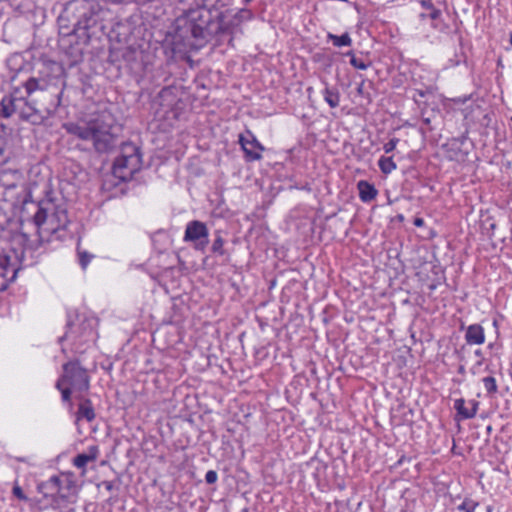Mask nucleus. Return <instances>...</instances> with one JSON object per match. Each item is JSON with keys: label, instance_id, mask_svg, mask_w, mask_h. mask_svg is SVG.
I'll list each match as a JSON object with an SVG mask.
<instances>
[{"label": "nucleus", "instance_id": "obj_36", "mask_svg": "<svg viewBox=\"0 0 512 512\" xmlns=\"http://www.w3.org/2000/svg\"><path fill=\"white\" fill-rule=\"evenodd\" d=\"M103 485L105 486L106 490L111 491L114 488L113 482L111 481H104Z\"/></svg>", "mask_w": 512, "mask_h": 512}, {"label": "nucleus", "instance_id": "obj_33", "mask_svg": "<svg viewBox=\"0 0 512 512\" xmlns=\"http://www.w3.org/2000/svg\"><path fill=\"white\" fill-rule=\"evenodd\" d=\"M67 327H68V330L66 331L65 335L60 338V341L63 340V338H70L74 334L73 325H72L71 321H68Z\"/></svg>", "mask_w": 512, "mask_h": 512}, {"label": "nucleus", "instance_id": "obj_21", "mask_svg": "<svg viewBox=\"0 0 512 512\" xmlns=\"http://www.w3.org/2000/svg\"><path fill=\"white\" fill-rule=\"evenodd\" d=\"M378 165H379V168L380 170L384 173V174H389L391 173L393 170L396 169V164L395 162L393 161L392 157H381L378 161Z\"/></svg>", "mask_w": 512, "mask_h": 512}, {"label": "nucleus", "instance_id": "obj_40", "mask_svg": "<svg viewBox=\"0 0 512 512\" xmlns=\"http://www.w3.org/2000/svg\"><path fill=\"white\" fill-rule=\"evenodd\" d=\"M418 94H419L421 97H424V96H425V92H424V91H421V90H419V91H418Z\"/></svg>", "mask_w": 512, "mask_h": 512}, {"label": "nucleus", "instance_id": "obj_26", "mask_svg": "<svg viewBox=\"0 0 512 512\" xmlns=\"http://www.w3.org/2000/svg\"><path fill=\"white\" fill-rule=\"evenodd\" d=\"M223 245H224V240L220 235H218L212 244V251L214 253L223 255L224 254Z\"/></svg>", "mask_w": 512, "mask_h": 512}, {"label": "nucleus", "instance_id": "obj_34", "mask_svg": "<svg viewBox=\"0 0 512 512\" xmlns=\"http://www.w3.org/2000/svg\"><path fill=\"white\" fill-rule=\"evenodd\" d=\"M420 4L426 10H432L434 8V5L431 2V0H422Z\"/></svg>", "mask_w": 512, "mask_h": 512}, {"label": "nucleus", "instance_id": "obj_12", "mask_svg": "<svg viewBox=\"0 0 512 512\" xmlns=\"http://www.w3.org/2000/svg\"><path fill=\"white\" fill-rule=\"evenodd\" d=\"M47 485L62 499L68 500L76 494L75 483L69 477L52 476L47 481Z\"/></svg>", "mask_w": 512, "mask_h": 512}, {"label": "nucleus", "instance_id": "obj_6", "mask_svg": "<svg viewBox=\"0 0 512 512\" xmlns=\"http://www.w3.org/2000/svg\"><path fill=\"white\" fill-rule=\"evenodd\" d=\"M70 386L74 392H86L90 386L89 375L78 361H69L63 365V374L56 382V388Z\"/></svg>", "mask_w": 512, "mask_h": 512}, {"label": "nucleus", "instance_id": "obj_39", "mask_svg": "<svg viewBox=\"0 0 512 512\" xmlns=\"http://www.w3.org/2000/svg\"><path fill=\"white\" fill-rule=\"evenodd\" d=\"M458 373H460V374H464V373H465V367H464V366H460V367L458 368Z\"/></svg>", "mask_w": 512, "mask_h": 512}, {"label": "nucleus", "instance_id": "obj_2", "mask_svg": "<svg viewBox=\"0 0 512 512\" xmlns=\"http://www.w3.org/2000/svg\"><path fill=\"white\" fill-rule=\"evenodd\" d=\"M104 9L98 0H70L57 18L60 33L75 34L90 40V30L102 20Z\"/></svg>", "mask_w": 512, "mask_h": 512}, {"label": "nucleus", "instance_id": "obj_25", "mask_svg": "<svg viewBox=\"0 0 512 512\" xmlns=\"http://www.w3.org/2000/svg\"><path fill=\"white\" fill-rule=\"evenodd\" d=\"M79 263L83 269H86L91 259L93 258L92 254H89L86 251H78Z\"/></svg>", "mask_w": 512, "mask_h": 512}, {"label": "nucleus", "instance_id": "obj_35", "mask_svg": "<svg viewBox=\"0 0 512 512\" xmlns=\"http://www.w3.org/2000/svg\"><path fill=\"white\" fill-rule=\"evenodd\" d=\"M475 356L479 359L477 361V365L478 366H481L482 363H483V353L480 349H477L475 352H474Z\"/></svg>", "mask_w": 512, "mask_h": 512}, {"label": "nucleus", "instance_id": "obj_28", "mask_svg": "<svg viewBox=\"0 0 512 512\" xmlns=\"http://www.w3.org/2000/svg\"><path fill=\"white\" fill-rule=\"evenodd\" d=\"M399 143V139L398 138H392L390 139L387 143L384 144L383 146V149L385 151V153H390L392 152L397 144Z\"/></svg>", "mask_w": 512, "mask_h": 512}, {"label": "nucleus", "instance_id": "obj_43", "mask_svg": "<svg viewBox=\"0 0 512 512\" xmlns=\"http://www.w3.org/2000/svg\"><path fill=\"white\" fill-rule=\"evenodd\" d=\"M509 41H510V44L512 46V31H511V34H510V40Z\"/></svg>", "mask_w": 512, "mask_h": 512}, {"label": "nucleus", "instance_id": "obj_31", "mask_svg": "<svg viewBox=\"0 0 512 512\" xmlns=\"http://www.w3.org/2000/svg\"><path fill=\"white\" fill-rule=\"evenodd\" d=\"M203 5L201 7H209L212 9H217L216 5L220 0H201Z\"/></svg>", "mask_w": 512, "mask_h": 512}, {"label": "nucleus", "instance_id": "obj_32", "mask_svg": "<svg viewBox=\"0 0 512 512\" xmlns=\"http://www.w3.org/2000/svg\"><path fill=\"white\" fill-rule=\"evenodd\" d=\"M440 16H441V11L439 9L435 8V7L432 10H430V13L428 14V17L431 20H436Z\"/></svg>", "mask_w": 512, "mask_h": 512}, {"label": "nucleus", "instance_id": "obj_38", "mask_svg": "<svg viewBox=\"0 0 512 512\" xmlns=\"http://www.w3.org/2000/svg\"><path fill=\"white\" fill-rule=\"evenodd\" d=\"M465 140H466V136L462 135L461 137H459L457 139H453V143L463 144Z\"/></svg>", "mask_w": 512, "mask_h": 512}, {"label": "nucleus", "instance_id": "obj_14", "mask_svg": "<svg viewBox=\"0 0 512 512\" xmlns=\"http://www.w3.org/2000/svg\"><path fill=\"white\" fill-rule=\"evenodd\" d=\"M18 270V268L11 264L10 257L7 254H0V275L3 278L13 282L16 279Z\"/></svg>", "mask_w": 512, "mask_h": 512}, {"label": "nucleus", "instance_id": "obj_20", "mask_svg": "<svg viewBox=\"0 0 512 512\" xmlns=\"http://www.w3.org/2000/svg\"><path fill=\"white\" fill-rule=\"evenodd\" d=\"M327 38L336 47L351 46V44H352V39H351L349 33H347V32L342 34L341 36H337L332 33H328Z\"/></svg>", "mask_w": 512, "mask_h": 512}, {"label": "nucleus", "instance_id": "obj_23", "mask_svg": "<svg viewBox=\"0 0 512 512\" xmlns=\"http://www.w3.org/2000/svg\"><path fill=\"white\" fill-rule=\"evenodd\" d=\"M346 55L350 56L351 59H350V64L356 68V69H359V70H366L368 68V64L364 62L363 59L361 58H357L353 52H348Z\"/></svg>", "mask_w": 512, "mask_h": 512}, {"label": "nucleus", "instance_id": "obj_27", "mask_svg": "<svg viewBox=\"0 0 512 512\" xmlns=\"http://www.w3.org/2000/svg\"><path fill=\"white\" fill-rule=\"evenodd\" d=\"M61 392L62 400L68 402L71 399L73 389L68 385H63L61 388H57Z\"/></svg>", "mask_w": 512, "mask_h": 512}, {"label": "nucleus", "instance_id": "obj_24", "mask_svg": "<svg viewBox=\"0 0 512 512\" xmlns=\"http://www.w3.org/2000/svg\"><path fill=\"white\" fill-rule=\"evenodd\" d=\"M478 506V503L471 500V499H465L462 504L458 506V510L465 511V512H474L476 507Z\"/></svg>", "mask_w": 512, "mask_h": 512}, {"label": "nucleus", "instance_id": "obj_1", "mask_svg": "<svg viewBox=\"0 0 512 512\" xmlns=\"http://www.w3.org/2000/svg\"><path fill=\"white\" fill-rule=\"evenodd\" d=\"M178 27L173 37V51L182 52L194 49L209 37L222 34L228 26L224 22V13L209 7L190 9L186 15L178 19Z\"/></svg>", "mask_w": 512, "mask_h": 512}, {"label": "nucleus", "instance_id": "obj_5", "mask_svg": "<svg viewBox=\"0 0 512 512\" xmlns=\"http://www.w3.org/2000/svg\"><path fill=\"white\" fill-rule=\"evenodd\" d=\"M141 163L139 147L130 142L124 143L120 155L114 161L113 172L118 178L126 180L139 171Z\"/></svg>", "mask_w": 512, "mask_h": 512}, {"label": "nucleus", "instance_id": "obj_42", "mask_svg": "<svg viewBox=\"0 0 512 512\" xmlns=\"http://www.w3.org/2000/svg\"><path fill=\"white\" fill-rule=\"evenodd\" d=\"M426 16H427V15H426V14H424V13H422V14L420 15V17H421L422 19H424Z\"/></svg>", "mask_w": 512, "mask_h": 512}, {"label": "nucleus", "instance_id": "obj_4", "mask_svg": "<svg viewBox=\"0 0 512 512\" xmlns=\"http://www.w3.org/2000/svg\"><path fill=\"white\" fill-rule=\"evenodd\" d=\"M33 224L37 229L38 240L49 242L52 239L65 238V230L69 224L67 212L64 209L56 208L49 214L47 208L38 205L33 216Z\"/></svg>", "mask_w": 512, "mask_h": 512}, {"label": "nucleus", "instance_id": "obj_10", "mask_svg": "<svg viewBox=\"0 0 512 512\" xmlns=\"http://www.w3.org/2000/svg\"><path fill=\"white\" fill-rule=\"evenodd\" d=\"M19 89H15L11 94L5 95L0 101V115L4 118H10L17 114L20 117L23 108L24 97L19 96Z\"/></svg>", "mask_w": 512, "mask_h": 512}, {"label": "nucleus", "instance_id": "obj_11", "mask_svg": "<svg viewBox=\"0 0 512 512\" xmlns=\"http://www.w3.org/2000/svg\"><path fill=\"white\" fill-rule=\"evenodd\" d=\"M247 136L239 135V144L245 153L247 161H257L262 158L261 152L265 150L264 146L256 139V137L247 131Z\"/></svg>", "mask_w": 512, "mask_h": 512}, {"label": "nucleus", "instance_id": "obj_13", "mask_svg": "<svg viewBox=\"0 0 512 512\" xmlns=\"http://www.w3.org/2000/svg\"><path fill=\"white\" fill-rule=\"evenodd\" d=\"M466 343L469 345H480L485 342L484 329L479 324L469 325L465 333Z\"/></svg>", "mask_w": 512, "mask_h": 512}, {"label": "nucleus", "instance_id": "obj_29", "mask_svg": "<svg viewBox=\"0 0 512 512\" xmlns=\"http://www.w3.org/2000/svg\"><path fill=\"white\" fill-rule=\"evenodd\" d=\"M12 492H13V495L19 499V500H22V501H27L28 498L27 496L24 494L22 488L19 486V485H15L12 489Z\"/></svg>", "mask_w": 512, "mask_h": 512}, {"label": "nucleus", "instance_id": "obj_30", "mask_svg": "<svg viewBox=\"0 0 512 512\" xmlns=\"http://www.w3.org/2000/svg\"><path fill=\"white\" fill-rule=\"evenodd\" d=\"M218 479V474L216 471L214 470H209L207 471L206 475H205V481L208 483V484H214Z\"/></svg>", "mask_w": 512, "mask_h": 512}, {"label": "nucleus", "instance_id": "obj_18", "mask_svg": "<svg viewBox=\"0 0 512 512\" xmlns=\"http://www.w3.org/2000/svg\"><path fill=\"white\" fill-rule=\"evenodd\" d=\"M78 417L85 418L88 422L95 419V412L92 402L89 399H84L79 404Z\"/></svg>", "mask_w": 512, "mask_h": 512}, {"label": "nucleus", "instance_id": "obj_41", "mask_svg": "<svg viewBox=\"0 0 512 512\" xmlns=\"http://www.w3.org/2000/svg\"><path fill=\"white\" fill-rule=\"evenodd\" d=\"M22 236H23V238L25 239V241H28V235H27L26 233H24V232H23V233H22Z\"/></svg>", "mask_w": 512, "mask_h": 512}, {"label": "nucleus", "instance_id": "obj_19", "mask_svg": "<svg viewBox=\"0 0 512 512\" xmlns=\"http://www.w3.org/2000/svg\"><path fill=\"white\" fill-rule=\"evenodd\" d=\"M324 100L331 108H336L339 106L340 102V94L337 89L325 87L323 91Z\"/></svg>", "mask_w": 512, "mask_h": 512}, {"label": "nucleus", "instance_id": "obj_15", "mask_svg": "<svg viewBox=\"0 0 512 512\" xmlns=\"http://www.w3.org/2000/svg\"><path fill=\"white\" fill-rule=\"evenodd\" d=\"M359 198L362 202L368 203L374 200L378 194L375 186L368 181L361 180L357 184Z\"/></svg>", "mask_w": 512, "mask_h": 512}, {"label": "nucleus", "instance_id": "obj_17", "mask_svg": "<svg viewBox=\"0 0 512 512\" xmlns=\"http://www.w3.org/2000/svg\"><path fill=\"white\" fill-rule=\"evenodd\" d=\"M470 404L471 408H466L465 400L461 398L455 400L454 408L457 410L458 414H460L464 419H471L475 417L479 403L475 400H472L470 401Z\"/></svg>", "mask_w": 512, "mask_h": 512}, {"label": "nucleus", "instance_id": "obj_8", "mask_svg": "<svg viewBox=\"0 0 512 512\" xmlns=\"http://www.w3.org/2000/svg\"><path fill=\"white\" fill-rule=\"evenodd\" d=\"M183 240L193 243L196 250L204 251L209 243V231L206 224L198 220L188 222Z\"/></svg>", "mask_w": 512, "mask_h": 512}, {"label": "nucleus", "instance_id": "obj_16", "mask_svg": "<svg viewBox=\"0 0 512 512\" xmlns=\"http://www.w3.org/2000/svg\"><path fill=\"white\" fill-rule=\"evenodd\" d=\"M99 450L97 446H91L87 453L78 454L73 459V464L77 468H85L89 462H93L97 459Z\"/></svg>", "mask_w": 512, "mask_h": 512}, {"label": "nucleus", "instance_id": "obj_37", "mask_svg": "<svg viewBox=\"0 0 512 512\" xmlns=\"http://www.w3.org/2000/svg\"><path fill=\"white\" fill-rule=\"evenodd\" d=\"M423 224H424V220L422 218H416L414 220V225L417 227H421V226H423Z\"/></svg>", "mask_w": 512, "mask_h": 512}, {"label": "nucleus", "instance_id": "obj_9", "mask_svg": "<svg viewBox=\"0 0 512 512\" xmlns=\"http://www.w3.org/2000/svg\"><path fill=\"white\" fill-rule=\"evenodd\" d=\"M27 96H31L35 92H43L49 98L48 103L52 100V95L56 94L61 99L62 90H59L56 83L50 77L32 76L23 83Z\"/></svg>", "mask_w": 512, "mask_h": 512}, {"label": "nucleus", "instance_id": "obj_7", "mask_svg": "<svg viewBox=\"0 0 512 512\" xmlns=\"http://www.w3.org/2000/svg\"><path fill=\"white\" fill-rule=\"evenodd\" d=\"M59 106L60 98L57 97L56 94H53L52 100L41 108H36L24 98L23 108L19 118L33 125H41L56 112Z\"/></svg>", "mask_w": 512, "mask_h": 512}, {"label": "nucleus", "instance_id": "obj_22", "mask_svg": "<svg viewBox=\"0 0 512 512\" xmlns=\"http://www.w3.org/2000/svg\"><path fill=\"white\" fill-rule=\"evenodd\" d=\"M483 384L489 395L495 394L498 390L496 379L492 376L483 378Z\"/></svg>", "mask_w": 512, "mask_h": 512}, {"label": "nucleus", "instance_id": "obj_3", "mask_svg": "<svg viewBox=\"0 0 512 512\" xmlns=\"http://www.w3.org/2000/svg\"><path fill=\"white\" fill-rule=\"evenodd\" d=\"M115 123L113 115L103 111L88 121L65 123L63 128L68 134L91 143L95 152L102 154L116 147Z\"/></svg>", "mask_w": 512, "mask_h": 512}]
</instances>
